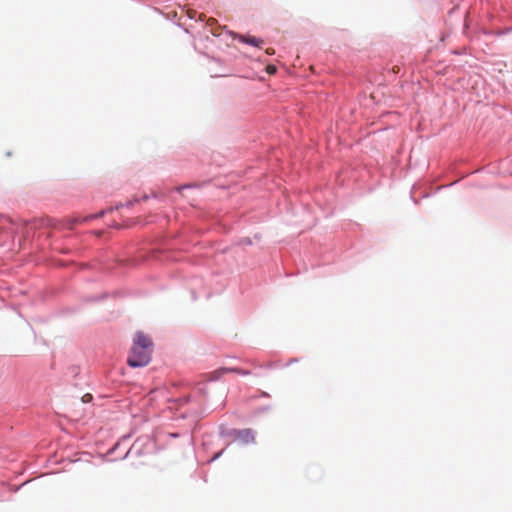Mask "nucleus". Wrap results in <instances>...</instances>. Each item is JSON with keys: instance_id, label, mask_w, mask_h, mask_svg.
I'll list each match as a JSON object with an SVG mask.
<instances>
[{"instance_id": "nucleus-1", "label": "nucleus", "mask_w": 512, "mask_h": 512, "mask_svg": "<svg viewBox=\"0 0 512 512\" xmlns=\"http://www.w3.org/2000/svg\"><path fill=\"white\" fill-rule=\"evenodd\" d=\"M153 342L151 338L143 332H137L133 340L130 355L127 363L131 367H144L151 360Z\"/></svg>"}, {"instance_id": "nucleus-2", "label": "nucleus", "mask_w": 512, "mask_h": 512, "mask_svg": "<svg viewBox=\"0 0 512 512\" xmlns=\"http://www.w3.org/2000/svg\"><path fill=\"white\" fill-rule=\"evenodd\" d=\"M103 211H101L99 214H91L85 217L81 216H70L63 218L61 220L53 219L49 217L41 218L34 222L35 227H51L57 230H64L69 229L72 230L74 227L80 224H84L86 222L91 221L92 219H95L97 217H100L103 215Z\"/></svg>"}, {"instance_id": "nucleus-3", "label": "nucleus", "mask_w": 512, "mask_h": 512, "mask_svg": "<svg viewBox=\"0 0 512 512\" xmlns=\"http://www.w3.org/2000/svg\"><path fill=\"white\" fill-rule=\"evenodd\" d=\"M242 41L245 43L254 45V46H259V44L263 43V41L261 39H258L253 36H243Z\"/></svg>"}, {"instance_id": "nucleus-4", "label": "nucleus", "mask_w": 512, "mask_h": 512, "mask_svg": "<svg viewBox=\"0 0 512 512\" xmlns=\"http://www.w3.org/2000/svg\"><path fill=\"white\" fill-rule=\"evenodd\" d=\"M231 371L237 372V373L242 374V375H248L249 374L248 371H242V370H239V369H226V368L220 369V370L216 371V373L222 374V373L231 372Z\"/></svg>"}, {"instance_id": "nucleus-5", "label": "nucleus", "mask_w": 512, "mask_h": 512, "mask_svg": "<svg viewBox=\"0 0 512 512\" xmlns=\"http://www.w3.org/2000/svg\"><path fill=\"white\" fill-rule=\"evenodd\" d=\"M165 252H166V250H161V249H158V248H153L150 251H148L147 253L157 254V253H165Z\"/></svg>"}, {"instance_id": "nucleus-6", "label": "nucleus", "mask_w": 512, "mask_h": 512, "mask_svg": "<svg viewBox=\"0 0 512 512\" xmlns=\"http://www.w3.org/2000/svg\"><path fill=\"white\" fill-rule=\"evenodd\" d=\"M240 436L248 438L249 436H251V431L250 430H243V431L240 432Z\"/></svg>"}, {"instance_id": "nucleus-7", "label": "nucleus", "mask_w": 512, "mask_h": 512, "mask_svg": "<svg viewBox=\"0 0 512 512\" xmlns=\"http://www.w3.org/2000/svg\"><path fill=\"white\" fill-rule=\"evenodd\" d=\"M267 71H268V73H270V74H271V73H275V72H276V67H275V66H271V65H269V66L267 67Z\"/></svg>"}, {"instance_id": "nucleus-8", "label": "nucleus", "mask_w": 512, "mask_h": 512, "mask_svg": "<svg viewBox=\"0 0 512 512\" xmlns=\"http://www.w3.org/2000/svg\"><path fill=\"white\" fill-rule=\"evenodd\" d=\"M57 265H58V266H62V267H64V266H67V265H68V263H65V262L60 261V262H58V264H57Z\"/></svg>"}, {"instance_id": "nucleus-9", "label": "nucleus", "mask_w": 512, "mask_h": 512, "mask_svg": "<svg viewBox=\"0 0 512 512\" xmlns=\"http://www.w3.org/2000/svg\"><path fill=\"white\" fill-rule=\"evenodd\" d=\"M266 52H267V54H270V55L274 54V50L273 49H267Z\"/></svg>"}, {"instance_id": "nucleus-10", "label": "nucleus", "mask_w": 512, "mask_h": 512, "mask_svg": "<svg viewBox=\"0 0 512 512\" xmlns=\"http://www.w3.org/2000/svg\"><path fill=\"white\" fill-rule=\"evenodd\" d=\"M186 187H187V186H180V187H177L176 189H177V191H179V192H180L182 189H184V188H186Z\"/></svg>"}, {"instance_id": "nucleus-11", "label": "nucleus", "mask_w": 512, "mask_h": 512, "mask_svg": "<svg viewBox=\"0 0 512 512\" xmlns=\"http://www.w3.org/2000/svg\"><path fill=\"white\" fill-rule=\"evenodd\" d=\"M221 453H222V452L217 453V454L213 457V460H214V459H216L217 457H219Z\"/></svg>"}, {"instance_id": "nucleus-12", "label": "nucleus", "mask_w": 512, "mask_h": 512, "mask_svg": "<svg viewBox=\"0 0 512 512\" xmlns=\"http://www.w3.org/2000/svg\"><path fill=\"white\" fill-rule=\"evenodd\" d=\"M88 397H89V398H91V395L86 394V395H85V400H88Z\"/></svg>"}, {"instance_id": "nucleus-13", "label": "nucleus", "mask_w": 512, "mask_h": 512, "mask_svg": "<svg viewBox=\"0 0 512 512\" xmlns=\"http://www.w3.org/2000/svg\"><path fill=\"white\" fill-rule=\"evenodd\" d=\"M88 397H89V398H91V395L86 394V395H85V400H88Z\"/></svg>"}]
</instances>
